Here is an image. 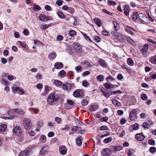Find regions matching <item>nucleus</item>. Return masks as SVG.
Returning a JSON list of instances; mask_svg holds the SVG:
<instances>
[{"label": "nucleus", "mask_w": 156, "mask_h": 156, "mask_svg": "<svg viewBox=\"0 0 156 156\" xmlns=\"http://www.w3.org/2000/svg\"><path fill=\"white\" fill-rule=\"evenodd\" d=\"M59 95L56 91H53L50 93L47 99L48 103L50 105H52L55 102L58 101L59 99Z\"/></svg>", "instance_id": "1"}, {"label": "nucleus", "mask_w": 156, "mask_h": 156, "mask_svg": "<svg viewBox=\"0 0 156 156\" xmlns=\"http://www.w3.org/2000/svg\"><path fill=\"white\" fill-rule=\"evenodd\" d=\"M15 112H16L19 115H23L24 113V112L21 109L19 108H15L10 110L8 111V114L11 115L9 117H3L2 118L6 119H12L13 118V116L15 115Z\"/></svg>", "instance_id": "2"}, {"label": "nucleus", "mask_w": 156, "mask_h": 156, "mask_svg": "<svg viewBox=\"0 0 156 156\" xmlns=\"http://www.w3.org/2000/svg\"><path fill=\"white\" fill-rule=\"evenodd\" d=\"M74 87L75 85L73 83H66L63 85L62 87L64 90L69 92Z\"/></svg>", "instance_id": "3"}, {"label": "nucleus", "mask_w": 156, "mask_h": 156, "mask_svg": "<svg viewBox=\"0 0 156 156\" xmlns=\"http://www.w3.org/2000/svg\"><path fill=\"white\" fill-rule=\"evenodd\" d=\"M23 124L25 128L26 129L28 130L31 127L30 120L29 119H24L23 121Z\"/></svg>", "instance_id": "4"}, {"label": "nucleus", "mask_w": 156, "mask_h": 156, "mask_svg": "<svg viewBox=\"0 0 156 156\" xmlns=\"http://www.w3.org/2000/svg\"><path fill=\"white\" fill-rule=\"evenodd\" d=\"M73 46L75 51L76 52L80 53L82 51V48L80 45L78 43H75L73 44Z\"/></svg>", "instance_id": "5"}, {"label": "nucleus", "mask_w": 156, "mask_h": 156, "mask_svg": "<svg viewBox=\"0 0 156 156\" xmlns=\"http://www.w3.org/2000/svg\"><path fill=\"white\" fill-rule=\"evenodd\" d=\"M12 131L13 133L17 136H19L22 134L21 128L18 126H14L12 129Z\"/></svg>", "instance_id": "6"}, {"label": "nucleus", "mask_w": 156, "mask_h": 156, "mask_svg": "<svg viewBox=\"0 0 156 156\" xmlns=\"http://www.w3.org/2000/svg\"><path fill=\"white\" fill-rule=\"evenodd\" d=\"M137 111V109H134L130 113L129 116L130 119L131 120H134L136 119Z\"/></svg>", "instance_id": "7"}, {"label": "nucleus", "mask_w": 156, "mask_h": 156, "mask_svg": "<svg viewBox=\"0 0 156 156\" xmlns=\"http://www.w3.org/2000/svg\"><path fill=\"white\" fill-rule=\"evenodd\" d=\"M13 91L15 93H17L20 94H23L24 93V91L22 88L20 87H12Z\"/></svg>", "instance_id": "8"}, {"label": "nucleus", "mask_w": 156, "mask_h": 156, "mask_svg": "<svg viewBox=\"0 0 156 156\" xmlns=\"http://www.w3.org/2000/svg\"><path fill=\"white\" fill-rule=\"evenodd\" d=\"M112 153L111 150L108 148H105L101 152L102 155L105 156H109Z\"/></svg>", "instance_id": "9"}, {"label": "nucleus", "mask_w": 156, "mask_h": 156, "mask_svg": "<svg viewBox=\"0 0 156 156\" xmlns=\"http://www.w3.org/2000/svg\"><path fill=\"white\" fill-rule=\"evenodd\" d=\"M67 148L66 147L63 145H61L59 147V151L60 154L63 155L65 154L67 152Z\"/></svg>", "instance_id": "10"}, {"label": "nucleus", "mask_w": 156, "mask_h": 156, "mask_svg": "<svg viewBox=\"0 0 156 156\" xmlns=\"http://www.w3.org/2000/svg\"><path fill=\"white\" fill-rule=\"evenodd\" d=\"M136 139L139 141H142L144 139L145 137L144 135L141 133L136 134L135 136Z\"/></svg>", "instance_id": "11"}, {"label": "nucleus", "mask_w": 156, "mask_h": 156, "mask_svg": "<svg viewBox=\"0 0 156 156\" xmlns=\"http://www.w3.org/2000/svg\"><path fill=\"white\" fill-rule=\"evenodd\" d=\"M125 29L126 32L131 35L134 34V33L132 31V30L136 32V30L133 29V27L128 26H126Z\"/></svg>", "instance_id": "12"}, {"label": "nucleus", "mask_w": 156, "mask_h": 156, "mask_svg": "<svg viewBox=\"0 0 156 156\" xmlns=\"http://www.w3.org/2000/svg\"><path fill=\"white\" fill-rule=\"evenodd\" d=\"M139 127V125L137 123L132 125L130 126L129 131L130 132H132L133 130L138 129Z\"/></svg>", "instance_id": "13"}, {"label": "nucleus", "mask_w": 156, "mask_h": 156, "mask_svg": "<svg viewBox=\"0 0 156 156\" xmlns=\"http://www.w3.org/2000/svg\"><path fill=\"white\" fill-rule=\"evenodd\" d=\"M39 19L42 22H46L49 20L48 16L44 14H41L39 16Z\"/></svg>", "instance_id": "14"}, {"label": "nucleus", "mask_w": 156, "mask_h": 156, "mask_svg": "<svg viewBox=\"0 0 156 156\" xmlns=\"http://www.w3.org/2000/svg\"><path fill=\"white\" fill-rule=\"evenodd\" d=\"M124 6V13L126 16H128L130 12V8L129 5H125Z\"/></svg>", "instance_id": "15"}, {"label": "nucleus", "mask_w": 156, "mask_h": 156, "mask_svg": "<svg viewBox=\"0 0 156 156\" xmlns=\"http://www.w3.org/2000/svg\"><path fill=\"white\" fill-rule=\"evenodd\" d=\"M48 147L47 145H44L42 147L39 152V154L42 155L44 154L48 150Z\"/></svg>", "instance_id": "16"}, {"label": "nucleus", "mask_w": 156, "mask_h": 156, "mask_svg": "<svg viewBox=\"0 0 156 156\" xmlns=\"http://www.w3.org/2000/svg\"><path fill=\"white\" fill-rule=\"evenodd\" d=\"M118 35H116V39L118 40L121 41H125V36L119 33L118 34Z\"/></svg>", "instance_id": "17"}, {"label": "nucleus", "mask_w": 156, "mask_h": 156, "mask_svg": "<svg viewBox=\"0 0 156 156\" xmlns=\"http://www.w3.org/2000/svg\"><path fill=\"white\" fill-rule=\"evenodd\" d=\"M56 56L57 55L56 53L55 52L53 51L49 54L48 57L49 59L50 60H52L55 58Z\"/></svg>", "instance_id": "18"}, {"label": "nucleus", "mask_w": 156, "mask_h": 156, "mask_svg": "<svg viewBox=\"0 0 156 156\" xmlns=\"http://www.w3.org/2000/svg\"><path fill=\"white\" fill-rule=\"evenodd\" d=\"M63 64L62 63L59 62H57L54 64L55 68L57 69H60L63 67Z\"/></svg>", "instance_id": "19"}, {"label": "nucleus", "mask_w": 156, "mask_h": 156, "mask_svg": "<svg viewBox=\"0 0 156 156\" xmlns=\"http://www.w3.org/2000/svg\"><path fill=\"white\" fill-rule=\"evenodd\" d=\"M51 23H50L49 24H41L40 25V28L42 30H43L47 28H48L49 27H51Z\"/></svg>", "instance_id": "20"}, {"label": "nucleus", "mask_w": 156, "mask_h": 156, "mask_svg": "<svg viewBox=\"0 0 156 156\" xmlns=\"http://www.w3.org/2000/svg\"><path fill=\"white\" fill-rule=\"evenodd\" d=\"M82 92V90H76L73 93V95L75 97H80V93Z\"/></svg>", "instance_id": "21"}, {"label": "nucleus", "mask_w": 156, "mask_h": 156, "mask_svg": "<svg viewBox=\"0 0 156 156\" xmlns=\"http://www.w3.org/2000/svg\"><path fill=\"white\" fill-rule=\"evenodd\" d=\"M94 23L96 24L99 27H100L102 24L101 20L98 18H94L93 19Z\"/></svg>", "instance_id": "22"}, {"label": "nucleus", "mask_w": 156, "mask_h": 156, "mask_svg": "<svg viewBox=\"0 0 156 156\" xmlns=\"http://www.w3.org/2000/svg\"><path fill=\"white\" fill-rule=\"evenodd\" d=\"M53 83L54 85L57 87H60L61 86L63 85L62 82L58 80H54Z\"/></svg>", "instance_id": "23"}, {"label": "nucleus", "mask_w": 156, "mask_h": 156, "mask_svg": "<svg viewBox=\"0 0 156 156\" xmlns=\"http://www.w3.org/2000/svg\"><path fill=\"white\" fill-rule=\"evenodd\" d=\"M126 39L127 41L130 43L131 44L135 46L136 45V43L135 41L130 37H127Z\"/></svg>", "instance_id": "24"}, {"label": "nucleus", "mask_w": 156, "mask_h": 156, "mask_svg": "<svg viewBox=\"0 0 156 156\" xmlns=\"http://www.w3.org/2000/svg\"><path fill=\"white\" fill-rule=\"evenodd\" d=\"M39 141L41 143H44L46 141V137L44 135H41L40 136L39 139Z\"/></svg>", "instance_id": "25"}, {"label": "nucleus", "mask_w": 156, "mask_h": 156, "mask_svg": "<svg viewBox=\"0 0 156 156\" xmlns=\"http://www.w3.org/2000/svg\"><path fill=\"white\" fill-rule=\"evenodd\" d=\"M149 60L152 63L156 65V55L150 57Z\"/></svg>", "instance_id": "26"}, {"label": "nucleus", "mask_w": 156, "mask_h": 156, "mask_svg": "<svg viewBox=\"0 0 156 156\" xmlns=\"http://www.w3.org/2000/svg\"><path fill=\"white\" fill-rule=\"evenodd\" d=\"M104 86L107 89L113 88L115 85L111 84L109 83H106L104 84Z\"/></svg>", "instance_id": "27"}, {"label": "nucleus", "mask_w": 156, "mask_h": 156, "mask_svg": "<svg viewBox=\"0 0 156 156\" xmlns=\"http://www.w3.org/2000/svg\"><path fill=\"white\" fill-rule=\"evenodd\" d=\"M82 137L81 136H79L78 137H77L76 140V144L78 146H80L82 144V141L81 140V138Z\"/></svg>", "instance_id": "28"}, {"label": "nucleus", "mask_w": 156, "mask_h": 156, "mask_svg": "<svg viewBox=\"0 0 156 156\" xmlns=\"http://www.w3.org/2000/svg\"><path fill=\"white\" fill-rule=\"evenodd\" d=\"M98 62L103 67H106L107 66L106 63L103 59H100L99 60Z\"/></svg>", "instance_id": "29"}, {"label": "nucleus", "mask_w": 156, "mask_h": 156, "mask_svg": "<svg viewBox=\"0 0 156 156\" xmlns=\"http://www.w3.org/2000/svg\"><path fill=\"white\" fill-rule=\"evenodd\" d=\"M56 13L60 18L65 19L66 18L65 15L61 11L57 12Z\"/></svg>", "instance_id": "30"}, {"label": "nucleus", "mask_w": 156, "mask_h": 156, "mask_svg": "<svg viewBox=\"0 0 156 156\" xmlns=\"http://www.w3.org/2000/svg\"><path fill=\"white\" fill-rule=\"evenodd\" d=\"M66 75V73L64 70H62L60 71L58 74V76L61 77L65 76Z\"/></svg>", "instance_id": "31"}, {"label": "nucleus", "mask_w": 156, "mask_h": 156, "mask_svg": "<svg viewBox=\"0 0 156 156\" xmlns=\"http://www.w3.org/2000/svg\"><path fill=\"white\" fill-rule=\"evenodd\" d=\"M148 44L144 45L142 48V52L144 54L146 53L148 50Z\"/></svg>", "instance_id": "32"}, {"label": "nucleus", "mask_w": 156, "mask_h": 156, "mask_svg": "<svg viewBox=\"0 0 156 156\" xmlns=\"http://www.w3.org/2000/svg\"><path fill=\"white\" fill-rule=\"evenodd\" d=\"M127 64L130 66H133L134 65L133 61L130 58H129L127 59Z\"/></svg>", "instance_id": "33"}, {"label": "nucleus", "mask_w": 156, "mask_h": 156, "mask_svg": "<svg viewBox=\"0 0 156 156\" xmlns=\"http://www.w3.org/2000/svg\"><path fill=\"white\" fill-rule=\"evenodd\" d=\"M7 128L6 125L3 124L0 125V132L5 131Z\"/></svg>", "instance_id": "34"}, {"label": "nucleus", "mask_w": 156, "mask_h": 156, "mask_svg": "<svg viewBox=\"0 0 156 156\" xmlns=\"http://www.w3.org/2000/svg\"><path fill=\"white\" fill-rule=\"evenodd\" d=\"M112 103L115 106H120L121 105V103L116 100H113L112 101Z\"/></svg>", "instance_id": "35"}, {"label": "nucleus", "mask_w": 156, "mask_h": 156, "mask_svg": "<svg viewBox=\"0 0 156 156\" xmlns=\"http://www.w3.org/2000/svg\"><path fill=\"white\" fill-rule=\"evenodd\" d=\"M112 23L114 25V28L115 31H117L119 28V25L115 21H113Z\"/></svg>", "instance_id": "36"}, {"label": "nucleus", "mask_w": 156, "mask_h": 156, "mask_svg": "<svg viewBox=\"0 0 156 156\" xmlns=\"http://www.w3.org/2000/svg\"><path fill=\"white\" fill-rule=\"evenodd\" d=\"M33 9L35 11H37L41 9V7L37 5H33Z\"/></svg>", "instance_id": "37"}, {"label": "nucleus", "mask_w": 156, "mask_h": 156, "mask_svg": "<svg viewBox=\"0 0 156 156\" xmlns=\"http://www.w3.org/2000/svg\"><path fill=\"white\" fill-rule=\"evenodd\" d=\"M82 85L85 87H87L90 85L89 83L87 80H83L82 81Z\"/></svg>", "instance_id": "38"}, {"label": "nucleus", "mask_w": 156, "mask_h": 156, "mask_svg": "<svg viewBox=\"0 0 156 156\" xmlns=\"http://www.w3.org/2000/svg\"><path fill=\"white\" fill-rule=\"evenodd\" d=\"M115 80V79L111 76H109L106 78V80L108 82H109L110 81H114Z\"/></svg>", "instance_id": "39"}, {"label": "nucleus", "mask_w": 156, "mask_h": 156, "mask_svg": "<svg viewBox=\"0 0 156 156\" xmlns=\"http://www.w3.org/2000/svg\"><path fill=\"white\" fill-rule=\"evenodd\" d=\"M81 33L83 34L84 37L86 40H88L90 42H91L92 41V40L90 39V37L87 35V34H86L83 32H81Z\"/></svg>", "instance_id": "40"}, {"label": "nucleus", "mask_w": 156, "mask_h": 156, "mask_svg": "<svg viewBox=\"0 0 156 156\" xmlns=\"http://www.w3.org/2000/svg\"><path fill=\"white\" fill-rule=\"evenodd\" d=\"M97 79L100 81L101 82L104 80V77L103 75H100L97 77Z\"/></svg>", "instance_id": "41"}, {"label": "nucleus", "mask_w": 156, "mask_h": 156, "mask_svg": "<svg viewBox=\"0 0 156 156\" xmlns=\"http://www.w3.org/2000/svg\"><path fill=\"white\" fill-rule=\"evenodd\" d=\"M138 12H134L133 13L132 18L134 21L136 20L137 19Z\"/></svg>", "instance_id": "42"}, {"label": "nucleus", "mask_w": 156, "mask_h": 156, "mask_svg": "<svg viewBox=\"0 0 156 156\" xmlns=\"http://www.w3.org/2000/svg\"><path fill=\"white\" fill-rule=\"evenodd\" d=\"M82 63L84 64H85L87 68H90L93 66V65L92 64H90L87 61L82 62Z\"/></svg>", "instance_id": "43"}, {"label": "nucleus", "mask_w": 156, "mask_h": 156, "mask_svg": "<svg viewBox=\"0 0 156 156\" xmlns=\"http://www.w3.org/2000/svg\"><path fill=\"white\" fill-rule=\"evenodd\" d=\"M112 139V137H108L105 139L104 140V142L105 144H108L111 142Z\"/></svg>", "instance_id": "44"}, {"label": "nucleus", "mask_w": 156, "mask_h": 156, "mask_svg": "<svg viewBox=\"0 0 156 156\" xmlns=\"http://www.w3.org/2000/svg\"><path fill=\"white\" fill-rule=\"evenodd\" d=\"M93 39L95 41L99 42L101 41V38L99 36H94Z\"/></svg>", "instance_id": "45"}, {"label": "nucleus", "mask_w": 156, "mask_h": 156, "mask_svg": "<svg viewBox=\"0 0 156 156\" xmlns=\"http://www.w3.org/2000/svg\"><path fill=\"white\" fill-rule=\"evenodd\" d=\"M143 127L144 128L149 129L150 127V124L147 122H144L143 123Z\"/></svg>", "instance_id": "46"}, {"label": "nucleus", "mask_w": 156, "mask_h": 156, "mask_svg": "<svg viewBox=\"0 0 156 156\" xmlns=\"http://www.w3.org/2000/svg\"><path fill=\"white\" fill-rule=\"evenodd\" d=\"M67 11L70 13L72 14L74 13L75 10L73 8L69 7Z\"/></svg>", "instance_id": "47"}, {"label": "nucleus", "mask_w": 156, "mask_h": 156, "mask_svg": "<svg viewBox=\"0 0 156 156\" xmlns=\"http://www.w3.org/2000/svg\"><path fill=\"white\" fill-rule=\"evenodd\" d=\"M108 128L107 126L105 125L102 126L100 128V130H108Z\"/></svg>", "instance_id": "48"}, {"label": "nucleus", "mask_w": 156, "mask_h": 156, "mask_svg": "<svg viewBox=\"0 0 156 156\" xmlns=\"http://www.w3.org/2000/svg\"><path fill=\"white\" fill-rule=\"evenodd\" d=\"M76 34V32L73 30H72L69 31V35L70 36L73 37Z\"/></svg>", "instance_id": "49"}, {"label": "nucleus", "mask_w": 156, "mask_h": 156, "mask_svg": "<svg viewBox=\"0 0 156 156\" xmlns=\"http://www.w3.org/2000/svg\"><path fill=\"white\" fill-rule=\"evenodd\" d=\"M149 151L151 153H153L156 151V148L154 147H151L150 148Z\"/></svg>", "instance_id": "50"}, {"label": "nucleus", "mask_w": 156, "mask_h": 156, "mask_svg": "<svg viewBox=\"0 0 156 156\" xmlns=\"http://www.w3.org/2000/svg\"><path fill=\"white\" fill-rule=\"evenodd\" d=\"M148 143L149 144L152 145H155V141L153 139L149 140H148Z\"/></svg>", "instance_id": "51"}, {"label": "nucleus", "mask_w": 156, "mask_h": 156, "mask_svg": "<svg viewBox=\"0 0 156 156\" xmlns=\"http://www.w3.org/2000/svg\"><path fill=\"white\" fill-rule=\"evenodd\" d=\"M141 98L142 100H146L147 99V95L145 94H142L141 95Z\"/></svg>", "instance_id": "52"}, {"label": "nucleus", "mask_w": 156, "mask_h": 156, "mask_svg": "<svg viewBox=\"0 0 156 156\" xmlns=\"http://www.w3.org/2000/svg\"><path fill=\"white\" fill-rule=\"evenodd\" d=\"M115 151H119L122 149V147L120 146H117L114 147Z\"/></svg>", "instance_id": "53"}, {"label": "nucleus", "mask_w": 156, "mask_h": 156, "mask_svg": "<svg viewBox=\"0 0 156 156\" xmlns=\"http://www.w3.org/2000/svg\"><path fill=\"white\" fill-rule=\"evenodd\" d=\"M119 33H118L116 31H111V34L114 38H116V35H118V34Z\"/></svg>", "instance_id": "54"}, {"label": "nucleus", "mask_w": 156, "mask_h": 156, "mask_svg": "<svg viewBox=\"0 0 156 156\" xmlns=\"http://www.w3.org/2000/svg\"><path fill=\"white\" fill-rule=\"evenodd\" d=\"M47 125L49 127L52 128L55 126L54 124V123L48 122L47 123Z\"/></svg>", "instance_id": "55"}, {"label": "nucleus", "mask_w": 156, "mask_h": 156, "mask_svg": "<svg viewBox=\"0 0 156 156\" xmlns=\"http://www.w3.org/2000/svg\"><path fill=\"white\" fill-rule=\"evenodd\" d=\"M34 148V147H31V148H29V149L26 151L24 153V154L25 156H28L30 154V152L29 151L30 150L32 149V148Z\"/></svg>", "instance_id": "56"}, {"label": "nucleus", "mask_w": 156, "mask_h": 156, "mask_svg": "<svg viewBox=\"0 0 156 156\" xmlns=\"http://www.w3.org/2000/svg\"><path fill=\"white\" fill-rule=\"evenodd\" d=\"M48 87L47 85H45V90L44 94H42L43 95L47 94L48 92Z\"/></svg>", "instance_id": "57"}, {"label": "nucleus", "mask_w": 156, "mask_h": 156, "mask_svg": "<svg viewBox=\"0 0 156 156\" xmlns=\"http://www.w3.org/2000/svg\"><path fill=\"white\" fill-rule=\"evenodd\" d=\"M110 93L108 91H106L103 94V95L107 98H108L110 96Z\"/></svg>", "instance_id": "58"}, {"label": "nucleus", "mask_w": 156, "mask_h": 156, "mask_svg": "<svg viewBox=\"0 0 156 156\" xmlns=\"http://www.w3.org/2000/svg\"><path fill=\"white\" fill-rule=\"evenodd\" d=\"M75 69L78 72H80L82 71V67L79 66H76L75 68Z\"/></svg>", "instance_id": "59"}, {"label": "nucleus", "mask_w": 156, "mask_h": 156, "mask_svg": "<svg viewBox=\"0 0 156 156\" xmlns=\"http://www.w3.org/2000/svg\"><path fill=\"white\" fill-rule=\"evenodd\" d=\"M63 1L62 0H58L56 2V4L58 6H60L62 5Z\"/></svg>", "instance_id": "60"}, {"label": "nucleus", "mask_w": 156, "mask_h": 156, "mask_svg": "<svg viewBox=\"0 0 156 156\" xmlns=\"http://www.w3.org/2000/svg\"><path fill=\"white\" fill-rule=\"evenodd\" d=\"M108 118L107 117H103L102 118H101L99 120V121L101 122H106L108 120Z\"/></svg>", "instance_id": "61"}, {"label": "nucleus", "mask_w": 156, "mask_h": 156, "mask_svg": "<svg viewBox=\"0 0 156 156\" xmlns=\"http://www.w3.org/2000/svg\"><path fill=\"white\" fill-rule=\"evenodd\" d=\"M7 78L9 80L12 81L13 79H16V77L12 75H9L7 76Z\"/></svg>", "instance_id": "62"}, {"label": "nucleus", "mask_w": 156, "mask_h": 156, "mask_svg": "<svg viewBox=\"0 0 156 156\" xmlns=\"http://www.w3.org/2000/svg\"><path fill=\"white\" fill-rule=\"evenodd\" d=\"M45 9L47 11H51L52 10L51 8L49 5H46L45 6Z\"/></svg>", "instance_id": "63"}, {"label": "nucleus", "mask_w": 156, "mask_h": 156, "mask_svg": "<svg viewBox=\"0 0 156 156\" xmlns=\"http://www.w3.org/2000/svg\"><path fill=\"white\" fill-rule=\"evenodd\" d=\"M55 121L58 124H60L61 123V119L58 117H56L55 119Z\"/></svg>", "instance_id": "64"}]
</instances>
